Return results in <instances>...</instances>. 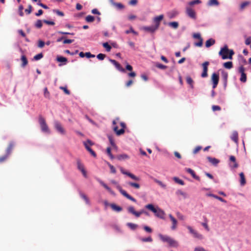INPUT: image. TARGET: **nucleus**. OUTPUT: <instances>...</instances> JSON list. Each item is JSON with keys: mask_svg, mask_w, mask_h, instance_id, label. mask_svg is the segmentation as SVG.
<instances>
[{"mask_svg": "<svg viewBox=\"0 0 251 251\" xmlns=\"http://www.w3.org/2000/svg\"><path fill=\"white\" fill-rule=\"evenodd\" d=\"M145 208L153 212L156 217L162 219H165L164 211L158 207L155 208L152 204H149L145 206Z\"/></svg>", "mask_w": 251, "mask_h": 251, "instance_id": "1", "label": "nucleus"}, {"mask_svg": "<svg viewBox=\"0 0 251 251\" xmlns=\"http://www.w3.org/2000/svg\"><path fill=\"white\" fill-rule=\"evenodd\" d=\"M111 182L115 185L116 188L120 191L121 194L123 195L124 197H125L127 199L133 202H136V200L133 197L129 195L125 190H123L121 186L118 184V183L115 181V180H111Z\"/></svg>", "mask_w": 251, "mask_h": 251, "instance_id": "2", "label": "nucleus"}, {"mask_svg": "<svg viewBox=\"0 0 251 251\" xmlns=\"http://www.w3.org/2000/svg\"><path fill=\"white\" fill-rule=\"evenodd\" d=\"M158 237L162 241L167 242L171 247H176L178 246L177 242L168 235L159 234Z\"/></svg>", "mask_w": 251, "mask_h": 251, "instance_id": "3", "label": "nucleus"}, {"mask_svg": "<svg viewBox=\"0 0 251 251\" xmlns=\"http://www.w3.org/2000/svg\"><path fill=\"white\" fill-rule=\"evenodd\" d=\"M39 123L41 126L42 132L47 133H50V129L47 126L45 119L41 116H39Z\"/></svg>", "mask_w": 251, "mask_h": 251, "instance_id": "4", "label": "nucleus"}, {"mask_svg": "<svg viewBox=\"0 0 251 251\" xmlns=\"http://www.w3.org/2000/svg\"><path fill=\"white\" fill-rule=\"evenodd\" d=\"M229 52V49L226 45L223 48H222L219 52V55L221 56L222 58L224 60L227 59V55Z\"/></svg>", "mask_w": 251, "mask_h": 251, "instance_id": "5", "label": "nucleus"}, {"mask_svg": "<svg viewBox=\"0 0 251 251\" xmlns=\"http://www.w3.org/2000/svg\"><path fill=\"white\" fill-rule=\"evenodd\" d=\"M186 14L190 18L196 20L197 18L195 11L191 7L187 6L186 7Z\"/></svg>", "mask_w": 251, "mask_h": 251, "instance_id": "6", "label": "nucleus"}, {"mask_svg": "<svg viewBox=\"0 0 251 251\" xmlns=\"http://www.w3.org/2000/svg\"><path fill=\"white\" fill-rule=\"evenodd\" d=\"M238 72L241 74L240 80L242 82H246L247 81V75L245 73V68L243 65H240L239 67Z\"/></svg>", "mask_w": 251, "mask_h": 251, "instance_id": "7", "label": "nucleus"}, {"mask_svg": "<svg viewBox=\"0 0 251 251\" xmlns=\"http://www.w3.org/2000/svg\"><path fill=\"white\" fill-rule=\"evenodd\" d=\"M120 125L122 128L120 130L118 129L117 126H114L113 127L114 131L116 132V134L118 136L121 135L124 133L125 128L126 127V124L124 122H121L120 123Z\"/></svg>", "mask_w": 251, "mask_h": 251, "instance_id": "8", "label": "nucleus"}, {"mask_svg": "<svg viewBox=\"0 0 251 251\" xmlns=\"http://www.w3.org/2000/svg\"><path fill=\"white\" fill-rule=\"evenodd\" d=\"M120 171H121V172L123 174H124V175H126L128 176L129 177H130L131 179H132L134 180L139 181L140 179V178L139 177L136 176L133 174H132L129 172L126 171L122 167L120 168Z\"/></svg>", "mask_w": 251, "mask_h": 251, "instance_id": "9", "label": "nucleus"}, {"mask_svg": "<svg viewBox=\"0 0 251 251\" xmlns=\"http://www.w3.org/2000/svg\"><path fill=\"white\" fill-rule=\"evenodd\" d=\"M186 227L189 230V232L193 235L194 238L200 239L202 238V235L199 234L196 230L193 229L191 226H187Z\"/></svg>", "mask_w": 251, "mask_h": 251, "instance_id": "10", "label": "nucleus"}, {"mask_svg": "<svg viewBox=\"0 0 251 251\" xmlns=\"http://www.w3.org/2000/svg\"><path fill=\"white\" fill-rule=\"evenodd\" d=\"M219 75L214 73L212 74L211 76V80L212 81V88L215 89L219 82Z\"/></svg>", "mask_w": 251, "mask_h": 251, "instance_id": "11", "label": "nucleus"}, {"mask_svg": "<svg viewBox=\"0 0 251 251\" xmlns=\"http://www.w3.org/2000/svg\"><path fill=\"white\" fill-rule=\"evenodd\" d=\"M209 63L208 61H205L202 64L203 71L201 74V76L203 78L206 77L208 76L207 71H208V66L209 65Z\"/></svg>", "mask_w": 251, "mask_h": 251, "instance_id": "12", "label": "nucleus"}, {"mask_svg": "<svg viewBox=\"0 0 251 251\" xmlns=\"http://www.w3.org/2000/svg\"><path fill=\"white\" fill-rule=\"evenodd\" d=\"M54 127L56 130L61 134H65V130L62 126L61 124L57 121H55L54 123Z\"/></svg>", "mask_w": 251, "mask_h": 251, "instance_id": "13", "label": "nucleus"}, {"mask_svg": "<svg viewBox=\"0 0 251 251\" xmlns=\"http://www.w3.org/2000/svg\"><path fill=\"white\" fill-rule=\"evenodd\" d=\"M109 61L113 64V65L115 66L116 68L120 72H121L122 73H125L126 70L125 69H124L121 65L116 60L112 59H109Z\"/></svg>", "mask_w": 251, "mask_h": 251, "instance_id": "14", "label": "nucleus"}, {"mask_svg": "<svg viewBox=\"0 0 251 251\" xmlns=\"http://www.w3.org/2000/svg\"><path fill=\"white\" fill-rule=\"evenodd\" d=\"M96 179L99 182L104 188H105L111 195L115 196V192L108 187L103 181L100 179L99 178L96 177Z\"/></svg>", "mask_w": 251, "mask_h": 251, "instance_id": "15", "label": "nucleus"}, {"mask_svg": "<svg viewBox=\"0 0 251 251\" xmlns=\"http://www.w3.org/2000/svg\"><path fill=\"white\" fill-rule=\"evenodd\" d=\"M163 18H164L163 15H159L158 16H156L153 18V21L154 23L155 24L154 25L156 26V27L157 28H158V27L160 25V22L161 20H163Z\"/></svg>", "mask_w": 251, "mask_h": 251, "instance_id": "16", "label": "nucleus"}, {"mask_svg": "<svg viewBox=\"0 0 251 251\" xmlns=\"http://www.w3.org/2000/svg\"><path fill=\"white\" fill-rule=\"evenodd\" d=\"M158 28L156 27L154 25H152L149 26H143L142 29L145 31H147L150 33L154 32Z\"/></svg>", "mask_w": 251, "mask_h": 251, "instance_id": "17", "label": "nucleus"}, {"mask_svg": "<svg viewBox=\"0 0 251 251\" xmlns=\"http://www.w3.org/2000/svg\"><path fill=\"white\" fill-rule=\"evenodd\" d=\"M229 160L231 162H232V164L231 163H229V166L232 168H237L238 167V164L236 161V158L235 156L233 155H231L229 157Z\"/></svg>", "mask_w": 251, "mask_h": 251, "instance_id": "18", "label": "nucleus"}, {"mask_svg": "<svg viewBox=\"0 0 251 251\" xmlns=\"http://www.w3.org/2000/svg\"><path fill=\"white\" fill-rule=\"evenodd\" d=\"M185 170L186 172L190 174L192 176L193 178H194V179H195L197 180H198V181L200 180V177L196 175L195 172L192 169H191L190 168H185Z\"/></svg>", "mask_w": 251, "mask_h": 251, "instance_id": "19", "label": "nucleus"}, {"mask_svg": "<svg viewBox=\"0 0 251 251\" xmlns=\"http://www.w3.org/2000/svg\"><path fill=\"white\" fill-rule=\"evenodd\" d=\"M207 159L213 165L216 166L220 163V160L216 158L207 156Z\"/></svg>", "mask_w": 251, "mask_h": 251, "instance_id": "20", "label": "nucleus"}, {"mask_svg": "<svg viewBox=\"0 0 251 251\" xmlns=\"http://www.w3.org/2000/svg\"><path fill=\"white\" fill-rule=\"evenodd\" d=\"M77 166L78 169H79L82 172L84 176L86 177V172L85 171L83 165L81 163V162L79 161H78L77 162Z\"/></svg>", "mask_w": 251, "mask_h": 251, "instance_id": "21", "label": "nucleus"}, {"mask_svg": "<svg viewBox=\"0 0 251 251\" xmlns=\"http://www.w3.org/2000/svg\"><path fill=\"white\" fill-rule=\"evenodd\" d=\"M169 217L170 218L172 222V226H171V229L172 230H175L176 228L177 222L176 220L172 216V214H169Z\"/></svg>", "mask_w": 251, "mask_h": 251, "instance_id": "22", "label": "nucleus"}, {"mask_svg": "<svg viewBox=\"0 0 251 251\" xmlns=\"http://www.w3.org/2000/svg\"><path fill=\"white\" fill-rule=\"evenodd\" d=\"M110 206L113 210L115 211L116 212H121L123 209L121 206L117 205L115 203H111L110 204Z\"/></svg>", "mask_w": 251, "mask_h": 251, "instance_id": "23", "label": "nucleus"}, {"mask_svg": "<svg viewBox=\"0 0 251 251\" xmlns=\"http://www.w3.org/2000/svg\"><path fill=\"white\" fill-rule=\"evenodd\" d=\"M84 145L85 146V148L86 150L91 154L92 156L94 157L96 156V154L95 152L94 151L92 150V149L88 146L86 142H84Z\"/></svg>", "mask_w": 251, "mask_h": 251, "instance_id": "24", "label": "nucleus"}, {"mask_svg": "<svg viewBox=\"0 0 251 251\" xmlns=\"http://www.w3.org/2000/svg\"><path fill=\"white\" fill-rule=\"evenodd\" d=\"M231 139L235 143H237L238 139V134L237 131H234L233 132L232 136H231Z\"/></svg>", "mask_w": 251, "mask_h": 251, "instance_id": "25", "label": "nucleus"}, {"mask_svg": "<svg viewBox=\"0 0 251 251\" xmlns=\"http://www.w3.org/2000/svg\"><path fill=\"white\" fill-rule=\"evenodd\" d=\"M215 43V40L210 38L207 40L205 42V46L206 48H209L211 46L213 45Z\"/></svg>", "mask_w": 251, "mask_h": 251, "instance_id": "26", "label": "nucleus"}, {"mask_svg": "<svg viewBox=\"0 0 251 251\" xmlns=\"http://www.w3.org/2000/svg\"><path fill=\"white\" fill-rule=\"evenodd\" d=\"M176 194L177 196H182L184 199H186L187 197V195L186 193L183 192L181 190H177L176 192Z\"/></svg>", "mask_w": 251, "mask_h": 251, "instance_id": "27", "label": "nucleus"}, {"mask_svg": "<svg viewBox=\"0 0 251 251\" xmlns=\"http://www.w3.org/2000/svg\"><path fill=\"white\" fill-rule=\"evenodd\" d=\"M240 177V185L244 186L246 184V179L243 173H241L239 174Z\"/></svg>", "mask_w": 251, "mask_h": 251, "instance_id": "28", "label": "nucleus"}, {"mask_svg": "<svg viewBox=\"0 0 251 251\" xmlns=\"http://www.w3.org/2000/svg\"><path fill=\"white\" fill-rule=\"evenodd\" d=\"M207 5L209 6L214 5L218 6L219 5V2L217 0H209L207 3Z\"/></svg>", "mask_w": 251, "mask_h": 251, "instance_id": "29", "label": "nucleus"}, {"mask_svg": "<svg viewBox=\"0 0 251 251\" xmlns=\"http://www.w3.org/2000/svg\"><path fill=\"white\" fill-rule=\"evenodd\" d=\"M178 14V12L176 10L172 11L168 13V16L170 19H173Z\"/></svg>", "mask_w": 251, "mask_h": 251, "instance_id": "30", "label": "nucleus"}, {"mask_svg": "<svg viewBox=\"0 0 251 251\" xmlns=\"http://www.w3.org/2000/svg\"><path fill=\"white\" fill-rule=\"evenodd\" d=\"M13 146H14V144L13 142H11L10 144H9V145L8 146V147L7 148V149H6V155H7V156H8L9 155V154L11 153V151L12 150V149L13 148Z\"/></svg>", "mask_w": 251, "mask_h": 251, "instance_id": "31", "label": "nucleus"}, {"mask_svg": "<svg viewBox=\"0 0 251 251\" xmlns=\"http://www.w3.org/2000/svg\"><path fill=\"white\" fill-rule=\"evenodd\" d=\"M153 180L155 182L157 183L163 189H165L166 188V185L165 184L163 183L160 180H159L157 179L156 178H153Z\"/></svg>", "mask_w": 251, "mask_h": 251, "instance_id": "32", "label": "nucleus"}, {"mask_svg": "<svg viewBox=\"0 0 251 251\" xmlns=\"http://www.w3.org/2000/svg\"><path fill=\"white\" fill-rule=\"evenodd\" d=\"M117 159L119 160H122L125 159H129V157L126 154H122L117 156Z\"/></svg>", "mask_w": 251, "mask_h": 251, "instance_id": "33", "label": "nucleus"}, {"mask_svg": "<svg viewBox=\"0 0 251 251\" xmlns=\"http://www.w3.org/2000/svg\"><path fill=\"white\" fill-rule=\"evenodd\" d=\"M21 60L23 62L22 64V67H25L27 64L28 61H27L26 56L25 55H23L22 56Z\"/></svg>", "mask_w": 251, "mask_h": 251, "instance_id": "34", "label": "nucleus"}, {"mask_svg": "<svg viewBox=\"0 0 251 251\" xmlns=\"http://www.w3.org/2000/svg\"><path fill=\"white\" fill-rule=\"evenodd\" d=\"M127 184L131 187H134L137 189H139L140 187V184L137 183L129 181L127 182Z\"/></svg>", "mask_w": 251, "mask_h": 251, "instance_id": "35", "label": "nucleus"}, {"mask_svg": "<svg viewBox=\"0 0 251 251\" xmlns=\"http://www.w3.org/2000/svg\"><path fill=\"white\" fill-rule=\"evenodd\" d=\"M168 25L174 29H176L178 27V23L177 22H172L168 23Z\"/></svg>", "mask_w": 251, "mask_h": 251, "instance_id": "36", "label": "nucleus"}, {"mask_svg": "<svg viewBox=\"0 0 251 251\" xmlns=\"http://www.w3.org/2000/svg\"><path fill=\"white\" fill-rule=\"evenodd\" d=\"M224 66L226 69H230L233 67L232 62L231 61L226 62L224 63Z\"/></svg>", "mask_w": 251, "mask_h": 251, "instance_id": "37", "label": "nucleus"}, {"mask_svg": "<svg viewBox=\"0 0 251 251\" xmlns=\"http://www.w3.org/2000/svg\"><path fill=\"white\" fill-rule=\"evenodd\" d=\"M186 82L187 83L190 85V87L192 89L194 88L193 86V80L190 76H187L186 77Z\"/></svg>", "mask_w": 251, "mask_h": 251, "instance_id": "38", "label": "nucleus"}, {"mask_svg": "<svg viewBox=\"0 0 251 251\" xmlns=\"http://www.w3.org/2000/svg\"><path fill=\"white\" fill-rule=\"evenodd\" d=\"M139 239L143 242H151L152 241V239L151 236L147 238L140 237Z\"/></svg>", "mask_w": 251, "mask_h": 251, "instance_id": "39", "label": "nucleus"}, {"mask_svg": "<svg viewBox=\"0 0 251 251\" xmlns=\"http://www.w3.org/2000/svg\"><path fill=\"white\" fill-rule=\"evenodd\" d=\"M79 193L80 196L85 201L86 203L87 204H89V201L87 198V196L84 194L82 193L81 191H79Z\"/></svg>", "mask_w": 251, "mask_h": 251, "instance_id": "40", "label": "nucleus"}, {"mask_svg": "<svg viewBox=\"0 0 251 251\" xmlns=\"http://www.w3.org/2000/svg\"><path fill=\"white\" fill-rule=\"evenodd\" d=\"M201 3V1L200 0H194L189 2L188 3L187 6L191 7V6H192L194 4H200Z\"/></svg>", "mask_w": 251, "mask_h": 251, "instance_id": "41", "label": "nucleus"}, {"mask_svg": "<svg viewBox=\"0 0 251 251\" xmlns=\"http://www.w3.org/2000/svg\"><path fill=\"white\" fill-rule=\"evenodd\" d=\"M95 20V18L94 16L91 15H88L85 18V20L88 23H92L94 22Z\"/></svg>", "mask_w": 251, "mask_h": 251, "instance_id": "42", "label": "nucleus"}, {"mask_svg": "<svg viewBox=\"0 0 251 251\" xmlns=\"http://www.w3.org/2000/svg\"><path fill=\"white\" fill-rule=\"evenodd\" d=\"M222 76L224 81H227L228 73L225 71L222 72Z\"/></svg>", "mask_w": 251, "mask_h": 251, "instance_id": "43", "label": "nucleus"}, {"mask_svg": "<svg viewBox=\"0 0 251 251\" xmlns=\"http://www.w3.org/2000/svg\"><path fill=\"white\" fill-rule=\"evenodd\" d=\"M127 226L132 230L135 229L138 226L137 225L131 223H127Z\"/></svg>", "mask_w": 251, "mask_h": 251, "instance_id": "44", "label": "nucleus"}, {"mask_svg": "<svg viewBox=\"0 0 251 251\" xmlns=\"http://www.w3.org/2000/svg\"><path fill=\"white\" fill-rule=\"evenodd\" d=\"M239 62L241 65H244L247 63L246 60L244 58L242 55L239 56Z\"/></svg>", "mask_w": 251, "mask_h": 251, "instance_id": "45", "label": "nucleus"}, {"mask_svg": "<svg viewBox=\"0 0 251 251\" xmlns=\"http://www.w3.org/2000/svg\"><path fill=\"white\" fill-rule=\"evenodd\" d=\"M103 47L106 49L108 52L110 51L111 50V47L108 44L107 42L103 43L102 44Z\"/></svg>", "mask_w": 251, "mask_h": 251, "instance_id": "46", "label": "nucleus"}, {"mask_svg": "<svg viewBox=\"0 0 251 251\" xmlns=\"http://www.w3.org/2000/svg\"><path fill=\"white\" fill-rule=\"evenodd\" d=\"M173 180L177 183H178L181 185H183L184 184V181L181 180V179H180L179 178L177 177H174L173 178Z\"/></svg>", "mask_w": 251, "mask_h": 251, "instance_id": "47", "label": "nucleus"}, {"mask_svg": "<svg viewBox=\"0 0 251 251\" xmlns=\"http://www.w3.org/2000/svg\"><path fill=\"white\" fill-rule=\"evenodd\" d=\"M108 140H109V141L111 144V145L112 146H113V147H116V144L114 142V140L113 139V138L112 136H110V135H108Z\"/></svg>", "mask_w": 251, "mask_h": 251, "instance_id": "48", "label": "nucleus"}, {"mask_svg": "<svg viewBox=\"0 0 251 251\" xmlns=\"http://www.w3.org/2000/svg\"><path fill=\"white\" fill-rule=\"evenodd\" d=\"M42 25V22L41 20H38L35 24V26L38 28H41Z\"/></svg>", "mask_w": 251, "mask_h": 251, "instance_id": "49", "label": "nucleus"}, {"mask_svg": "<svg viewBox=\"0 0 251 251\" xmlns=\"http://www.w3.org/2000/svg\"><path fill=\"white\" fill-rule=\"evenodd\" d=\"M57 61L59 62H65V63H66L67 61V59L66 57H63V56H58L57 57Z\"/></svg>", "mask_w": 251, "mask_h": 251, "instance_id": "50", "label": "nucleus"}, {"mask_svg": "<svg viewBox=\"0 0 251 251\" xmlns=\"http://www.w3.org/2000/svg\"><path fill=\"white\" fill-rule=\"evenodd\" d=\"M250 3V1H245L243 3H242L240 5V9L241 10H242L244 9V8L248 6V5H249Z\"/></svg>", "mask_w": 251, "mask_h": 251, "instance_id": "51", "label": "nucleus"}, {"mask_svg": "<svg viewBox=\"0 0 251 251\" xmlns=\"http://www.w3.org/2000/svg\"><path fill=\"white\" fill-rule=\"evenodd\" d=\"M43 57V54L42 53H39L35 55L33 57L34 60H38L42 58Z\"/></svg>", "mask_w": 251, "mask_h": 251, "instance_id": "52", "label": "nucleus"}, {"mask_svg": "<svg viewBox=\"0 0 251 251\" xmlns=\"http://www.w3.org/2000/svg\"><path fill=\"white\" fill-rule=\"evenodd\" d=\"M127 211L128 213H131L133 215L134 214L136 211L134 210V207L132 206H129L127 209Z\"/></svg>", "mask_w": 251, "mask_h": 251, "instance_id": "53", "label": "nucleus"}, {"mask_svg": "<svg viewBox=\"0 0 251 251\" xmlns=\"http://www.w3.org/2000/svg\"><path fill=\"white\" fill-rule=\"evenodd\" d=\"M114 6H116L118 9H122L125 7L124 5L121 3H114Z\"/></svg>", "mask_w": 251, "mask_h": 251, "instance_id": "54", "label": "nucleus"}, {"mask_svg": "<svg viewBox=\"0 0 251 251\" xmlns=\"http://www.w3.org/2000/svg\"><path fill=\"white\" fill-rule=\"evenodd\" d=\"M32 11V6L31 5H28V8L25 10L26 14L29 15Z\"/></svg>", "mask_w": 251, "mask_h": 251, "instance_id": "55", "label": "nucleus"}, {"mask_svg": "<svg viewBox=\"0 0 251 251\" xmlns=\"http://www.w3.org/2000/svg\"><path fill=\"white\" fill-rule=\"evenodd\" d=\"M24 7L22 5H20L19 7V15L21 17H23L24 16V12H23Z\"/></svg>", "mask_w": 251, "mask_h": 251, "instance_id": "56", "label": "nucleus"}, {"mask_svg": "<svg viewBox=\"0 0 251 251\" xmlns=\"http://www.w3.org/2000/svg\"><path fill=\"white\" fill-rule=\"evenodd\" d=\"M44 94L45 97H46L47 98H50V92L48 91V88L47 87H45L44 88Z\"/></svg>", "mask_w": 251, "mask_h": 251, "instance_id": "57", "label": "nucleus"}, {"mask_svg": "<svg viewBox=\"0 0 251 251\" xmlns=\"http://www.w3.org/2000/svg\"><path fill=\"white\" fill-rule=\"evenodd\" d=\"M234 54V52L232 50H229L228 55H227V59H232V56Z\"/></svg>", "mask_w": 251, "mask_h": 251, "instance_id": "58", "label": "nucleus"}, {"mask_svg": "<svg viewBox=\"0 0 251 251\" xmlns=\"http://www.w3.org/2000/svg\"><path fill=\"white\" fill-rule=\"evenodd\" d=\"M106 55L102 53H99L97 55V58L100 60H102L104 59Z\"/></svg>", "mask_w": 251, "mask_h": 251, "instance_id": "59", "label": "nucleus"}, {"mask_svg": "<svg viewBox=\"0 0 251 251\" xmlns=\"http://www.w3.org/2000/svg\"><path fill=\"white\" fill-rule=\"evenodd\" d=\"M108 165L110 169L111 173H113V174H115L116 173V170L115 168H114V167L109 163H108Z\"/></svg>", "mask_w": 251, "mask_h": 251, "instance_id": "60", "label": "nucleus"}, {"mask_svg": "<svg viewBox=\"0 0 251 251\" xmlns=\"http://www.w3.org/2000/svg\"><path fill=\"white\" fill-rule=\"evenodd\" d=\"M45 45V43L41 40H40L38 41V47L40 48H42L44 47Z\"/></svg>", "mask_w": 251, "mask_h": 251, "instance_id": "61", "label": "nucleus"}, {"mask_svg": "<svg viewBox=\"0 0 251 251\" xmlns=\"http://www.w3.org/2000/svg\"><path fill=\"white\" fill-rule=\"evenodd\" d=\"M203 43V39H201L198 42H195L194 45L196 47H201Z\"/></svg>", "mask_w": 251, "mask_h": 251, "instance_id": "62", "label": "nucleus"}, {"mask_svg": "<svg viewBox=\"0 0 251 251\" xmlns=\"http://www.w3.org/2000/svg\"><path fill=\"white\" fill-rule=\"evenodd\" d=\"M85 56H86L88 58H90L95 57V55L94 54H91L90 52H87L85 53Z\"/></svg>", "mask_w": 251, "mask_h": 251, "instance_id": "63", "label": "nucleus"}, {"mask_svg": "<svg viewBox=\"0 0 251 251\" xmlns=\"http://www.w3.org/2000/svg\"><path fill=\"white\" fill-rule=\"evenodd\" d=\"M53 11L54 13H55L58 16H63L64 15L63 12H62V11H59L58 10L54 9V10H53Z\"/></svg>", "mask_w": 251, "mask_h": 251, "instance_id": "64", "label": "nucleus"}]
</instances>
